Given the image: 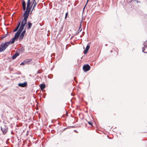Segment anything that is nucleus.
Wrapping results in <instances>:
<instances>
[{
    "label": "nucleus",
    "instance_id": "9",
    "mask_svg": "<svg viewBox=\"0 0 147 147\" xmlns=\"http://www.w3.org/2000/svg\"><path fill=\"white\" fill-rule=\"evenodd\" d=\"M20 23H21L20 22H19V23H18V25L17 26H16V28L14 30H13L14 32H15L18 30V28H19L20 26V25H21Z\"/></svg>",
    "mask_w": 147,
    "mask_h": 147
},
{
    "label": "nucleus",
    "instance_id": "15",
    "mask_svg": "<svg viewBox=\"0 0 147 147\" xmlns=\"http://www.w3.org/2000/svg\"><path fill=\"white\" fill-rule=\"evenodd\" d=\"M147 48V46H145L144 47L142 48V52L145 53H147V51H144Z\"/></svg>",
    "mask_w": 147,
    "mask_h": 147
},
{
    "label": "nucleus",
    "instance_id": "6",
    "mask_svg": "<svg viewBox=\"0 0 147 147\" xmlns=\"http://www.w3.org/2000/svg\"><path fill=\"white\" fill-rule=\"evenodd\" d=\"M27 85V83L25 82L23 83H20L18 84V86L21 87H24Z\"/></svg>",
    "mask_w": 147,
    "mask_h": 147
},
{
    "label": "nucleus",
    "instance_id": "11",
    "mask_svg": "<svg viewBox=\"0 0 147 147\" xmlns=\"http://www.w3.org/2000/svg\"><path fill=\"white\" fill-rule=\"evenodd\" d=\"M22 5L23 7V9L24 10H25L26 9V3L24 1L22 2Z\"/></svg>",
    "mask_w": 147,
    "mask_h": 147
},
{
    "label": "nucleus",
    "instance_id": "12",
    "mask_svg": "<svg viewBox=\"0 0 147 147\" xmlns=\"http://www.w3.org/2000/svg\"><path fill=\"white\" fill-rule=\"evenodd\" d=\"M19 55V54L18 53H16L12 57V59H15Z\"/></svg>",
    "mask_w": 147,
    "mask_h": 147
},
{
    "label": "nucleus",
    "instance_id": "4",
    "mask_svg": "<svg viewBox=\"0 0 147 147\" xmlns=\"http://www.w3.org/2000/svg\"><path fill=\"white\" fill-rule=\"evenodd\" d=\"M90 66L88 65H85L83 67L84 71H89L90 69Z\"/></svg>",
    "mask_w": 147,
    "mask_h": 147
},
{
    "label": "nucleus",
    "instance_id": "2",
    "mask_svg": "<svg viewBox=\"0 0 147 147\" xmlns=\"http://www.w3.org/2000/svg\"><path fill=\"white\" fill-rule=\"evenodd\" d=\"M24 26L21 25L19 29L15 34L14 37L10 40L11 43H13L16 39H18L19 36L20 35L22 31L23 30Z\"/></svg>",
    "mask_w": 147,
    "mask_h": 147
},
{
    "label": "nucleus",
    "instance_id": "17",
    "mask_svg": "<svg viewBox=\"0 0 147 147\" xmlns=\"http://www.w3.org/2000/svg\"><path fill=\"white\" fill-rule=\"evenodd\" d=\"M88 123L90 125H92V123L91 122L89 121V122H88Z\"/></svg>",
    "mask_w": 147,
    "mask_h": 147
},
{
    "label": "nucleus",
    "instance_id": "16",
    "mask_svg": "<svg viewBox=\"0 0 147 147\" xmlns=\"http://www.w3.org/2000/svg\"><path fill=\"white\" fill-rule=\"evenodd\" d=\"M25 64H26V63L25 62V61H24V60L20 64V65H25Z\"/></svg>",
    "mask_w": 147,
    "mask_h": 147
},
{
    "label": "nucleus",
    "instance_id": "8",
    "mask_svg": "<svg viewBox=\"0 0 147 147\" xmlns=\"http://www.w3.org/2000/svg\"><path fill=\"white\" fill-rule=\"evenodd\" d=\"M1 130L4 134H5L7 131V129L6 128H3L1 127Z\"/></svg>",
    "mask_w": 147,
    "mask_h": 147
},
{
    "label": "nucleus",
    "instance_id": "20",
    "mask_svg": "<svg viewBox=\"0 0 147 147\" xmlns=\"http://www.w3.org/2000/svg\"><path fill=\"white\" fill-rule=\"evenodd\" d=\"M88 0H87V3H88Z\"/></svg>",
    "mask_w": 147,
    "mask_h": 147
},
{
    "label": "nucleus",
    "instance_id": "14",
    "mask_svg": "<svg viewBox=\"0 0 147 147\" xmlns=\"http://www.w3.org/2000/svg\"><path fill=\"white\" fill-rule=\"evenodd\" d=\"M24 61H25V62L26 64H28L29 63L32 61L31 59H26L24 60Z\"/></svg>",
    "mask_w": 147,
    "mask_h": 147
},
{
    "label": "nucleus",
    "instance_id": "10",
    "mask_svg": "<svg viewBox=\"0 0 147 147\" xmlns=\"http://www.w3.org/2000/svg\"><path fill=\"white\" fill-rule=\"evenodd\" d=\"M24 34L22 33L19 37V40H21L23 39L24 36Z\"/></svg>",
    "mask_w": 147,
    "mask_h": 147
},
{
    "label": "nucleus",
    "instance_id": "19",
    "mask_svg": "<svg viewBox=\"0 0 147 147\" xmlns=\"http://www.w3.org/2000/svg\"><path fill=\"white\" fill-rule=\"evenodd\" d=\"M26 32V30H24L22 33H23L24 34H25Z\"/></svg>",
    "mask_w": 147,
    "mask_h": 147
},
{
    "label": "nucleus",
    "instance_id": "3",
    "mask_svg": "<svg viewBox=\"0 0 147 147\" xmlns=\"http://www.w3.org/2000/svg\"><path fill=\"white\" fill-rule=\"evenodd\" d=\"M11 44L12 43L10 40L9 42H6L4 43H2L1 45V47H0V52L5 51L8 45Z\"/></svg>",
    "mask_w": 147,
    "mask_h": 147
},
{
    "label": "nucleus",
    "instance_id": "1",
    "mask_svg": "<svg viewBox=\"0 0 147 147\" xmlns=\"http://www.w3.org/2000/svg\"><path fill=\"white\" fill-rule=\"evenodd\" d=\"M30 0H28L26 10L24 14V18L22 21L21 24V25L24 26H25V25L26 23L27 19L28 17L29 12L32 7V6H30Z\"/></svg>",
    "mask_w": 147,
    "mask_h": 147
},
{
    "label": "nucleus",
    "instance_id": "18",
    "mask_svg": "<svg viewBox=\"0 0 147 147\" xmlns=\"http://www.w3.org/2000/svg\"><path fill=\"white\" fill-rule=\"evenodd\" d=\"M67 15H68V13H66L65 14V18H67Z\"/></svg>",
    "mask_w": 147,
    "mask_h": 147
},
{
    "label": "nucleus",
    "instance_id": "7",
    "mask_svg": "<svg viewBox=\"0 0 147 147\" xmlns=\"http://www.w3.org/2000/svg\"><path fill=\"white\" fill-rule=\"evenodd\" d=\"M90 47V45H88L87 46L85 50L84 51V54H86L87 53Z\"/></svg>",
    "mask_w": 147,
    "mask_h": 147
},
{
    "label": "nucleus",
    "instance_id": "5",
    "mask_svg": "<svg viewBox=\"0 0 147 147\" xmlns=\"http://www.w3.org/2000/svg\"><path fill=\"white\" fill-rule=\"evenodd\" d=\"M32 26V24L29 22H28L27 24L26 25V28H27L28 29L31 28Z\"/></svg>",
    "mask_w": 147,
    "mask_h": 147
},
{
    "label": "nucleus",
    "instance_id": "13",
    "mask_svg": "<svg viewBox=\"0 0 147 147\" xmlns=\"http://www.w3.org/2000/svg\"><path fill=\"white\" fill-rule=\"evenodd\" d=\"M40 88L41 90H42L45 87V84H41L40 85Z\"/></svg>",
    "mask_w": 147,
    "mask_h": 147
}]
</instances>
